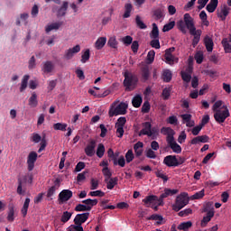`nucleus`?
<instances>
[{"label":"nucleus","instance_id":"nucleus-18","mask_svg":"<svg viewBox=\"0 0 231 231\" xmlns=\"http://www.w3.org/2000/svg\"><path fill=\"white\" fill-rule=\"evenodd\" d=\"M95 147H97V141L90 140L88 144L85 148V154H87V156H89L90 158L92 156H95Z\"/></svg>","mask_w":231,"mask_h":231},{"label":"nucleus","instance_id":"nucleus-33","mask_svg":"<svg viewBox=\"0 0 231 231\" xmlns=\"http://www.w3.org/2000/svg\"><path fill=\"white\" fill-rule=\"evenodd\" d=\"M83 205H86V207H88V208H93V207H97L98 205V199H87L85 200H82Z\"/></svg>","mask_w":231,"mask_h":231},{"label":"nucleus","instance_id":"nucleus-62","mask_svg":"<svg viewBox=\"0 0 231 231\" xmlns=\"http://www.w3.org/2000/svg\"><path fill=\"white\" fill-rule=\"evenodd\" d=\"M195 60L197 64H201L203 62V52L199 51L195 54Z\"/></svg>","mask_w":231,"mask_h":231},{"label":"nucleus","instance_id":"nucleus-64","mask_svg":"<svg viewBox=\"0 0 231 231\" xmlns=\"http://www.w3.org/2000/svg\"><path fill=\"white\" fill-rule=\"evenodd\" d=\"M162 97H163V100H169V97H171V88H165L162 90Z\"/></svg>","mask_w":231,"mask_h":231},{"label":"nucleus","instance_id":"nucleus-57","mask_svg":"<svg viewBox=\"0 0 231 231\" xmlns=\"http://www.w3.org/2000/svg\"><path fill=\"white\" fill-rule=\"evenodd\" d=\"M145 156L146 158H150L151 160H156V152L151 148L146 150Z\"/></svg>","mask_w":231,"mask_h":231},{"label":"nucleus","instance_id":"nucleus-52","mask_svg":"<svg viewBox=\"0 0 231 231\" xmlns=\"http://www.w3.org/2000/svg\"><path fill=\"white\" fill-rule=\"evenodd\" d=\"M152 40L150 42V46L152 48H155V50H160L162 46L160 45V38H152Z\"/></svg>","mask_w":231,"mask_h":231},{"label":"nucleus","instance_id":"nucleus-4","mask_svg":"<svg viewBox=\"0 0 231 231\" xmlns=\"http://www.w3.org/2000/svg\"><path fill=\"white\" fill-rule=\"evenodd\" d=\"M127 113V104L121 102L116 106V103H113L109 111L108 116L110 118L113 116H118L119 115H125Z\"/></svg>","mask_w":231,"mask_h":231},{"label":"nucleus","instance_id":"nucleus-48","mask_svg":"<svg viewBox=\"0 0 231 231\" xmlns=\"http://www.w3.org/2000/svg\"><path fill=\"white\" fill-rule=\"evenodd\" d=\"M74 210L76 212H89L90 211V208L89 207H87L86 205L84 204H78Z\"/></svg>","mask_w":231,"mask_h":231},{"label":"nucleus","instance_id":"nucleus-31","mask_svg":"<svg viewBox=\"0 0 231 231\" xmlns=\"http://www.w3.org/2000/svg\"><path fill=\"white\" fill-rule=\"evenodd\" d=\"M30 107H37L39 106V100L37 99V93L32 92V96L29 98Z\"/></svg>","mask_w":231,"mask_h":231},{"label":"nucleus","instance_id":"nucleus-2","mask_svg":"<svg viewBox=\"0 0 231 231\" xmlns=\"http://www.w3.org/2000/svg\"><path fill=\"white\" fill-rule=\"evenodd\" d=\"M124 86L125 88V91H134L136 89V86H138V76L136 74H133V72H129L126 70L124 73Z\"/></svg>","mask_w":231,"mask_h":231},{"label":"nucleus","instance_id":"nucleus-46","mask_svg":"<svg viewBox=\"0 0 231 231\" xmlns=\"http://www.w3.org/2000/svg\"><path fill=\"white\" fill-rule=\"evenodd\" d=\"M71 216H73V213L69 211L63 212L60 218L61 223H68L71 219Z\"/></svg>","mask_w":231,"mask_h":231},{"label":"nucleus","instance_id":"nucleus-24","mask_svg":"<svg viewBox=\"0 0 231 231\" xmlns=\"http://www.w3.org/2000/svg\"><path fill=\"white\" fill-rule=\"evenodd\" d=\"M134 151L136 158H140V156H142L143 154V143H142L140 141L137 142L134 145Z\"/></svg>","mask_w":231,"mask_h":231},{"label":"nucleus","instance_id":"nucleus-60","mask_svg":"<svg viewBox=\"0 0 231 231\" xmlns=\"http://www.w3.org/2000/svg\"><path fill=\"white\" fill-rule=\"evenodd\" d=\"M174 26H176V22H174V21L170 22L169 23H166L163 26L162 32H171V30H172V28H174Z\"/></svg>","mask_w":231,"mask_h":231},{"label":"nucleus","instance_id":"nucleus-15","mask_svg":"<svg viewBox=\"0 0 231 231\" xmlns=\"http://www.w3.org/2000/svg\"><path fill=\"white\" fill-rule=\"evenodd\" d=\"M80 51V45H76L73 48H70L65 51L64 58L67 60H71L75 56V53H79Z\"/></svg>","mask_w":231,"mask_h":231},{"label":"nucleus","instance_id":"nucleus-39","mask_svg":"<svg viewBox=\"0 0 231 231\" xmlns=\"http://www.w3.org/2000/svg\"><path fill=\"white\" fill-rule=\"evenodd\" d=\"M148 221H157V225H162V221H163V217L162 215L153 214L147 217Z\"/></svg>","mask_w":231,"mask_h":231},{"label":"nucleus","instance_id":"nucleus-47","mask_svg":"<svg viewBox=\"0 0 231 231\" xmlns=\"http://www.w3.org/2000/svg\"><path fill=\"white\" fill-rule=\"evenodd\" d=\"M14 216H15V209L14 208V206H11V207H9L7 221H9L10 223H13V221H14V219H15V217Z\"/></svg>","mask_w":231,"mask_h":231},{"label":"nucleus","instance_id":"nucleus-41","mask_svg":"<svg viewBox=\"0 0 231 231\" xmlns=\"http://www.w3.org/2000/svg\"><path fill=\"white\" fill-rule=\"evenodd\" d=\"M135 23L137 28H139L140 30H146L147 28V25L143 23V21H142L140 15L135 16Z\"/></svg>","mask_w":231,"mask_h":231},{"label":"nucleus","instance_id":"nucleus-8","mask_svg":"<svg viewBox=\"0 0 231 231\" xmlns=\"http://www.w3.org/2000/svg\"><path fill=\"white\" fill-rule=\"evenodd\" d=\"M69 6V3L64 1L60 8L57 5L52 6V12H56L57 17H64L66 15V12H68Z\"/></svg>","mask_w":231,"mask_h":231},{"label":"nucleus","instance_id":"nucleus-10","mask_svg":"<svg viewBox=\"0 0 231 231\" xmlns=\"http://www.w3.org/2000/svg\"><path fill=\"white\" fill-rule=\"evenodd\" d=\"M184 24L186 25V28L189 29V32L196 31V26L194 25V18H192L189 13L184 14Z\"/></svg>","mask_w":231,"mask_h":231},{"label":"nucleus","instance_id":"nucleus-22","mask_svg":"<svg viewBox=\"0 0 231 231\" xmlns=\"http://www.w3.org/2000/svg\"><path fill=\"white\" fill-rule=\"evenodd\" d=\"M105 183H106V189L108 190H113L115 186L118 185V177L105 179Z\"/></svg>","mask_w":231,"mask_h":231},{"label":"nucleus","instance_id":"nucleus-17","mask_svg":"<svg viewBox=\"0 0 231 231\" xmlns=\"http://www.w3.org/2000/svg\"><path fill=\"white\" fill-rule=\"evenodd\" d=\"M73 198V191L69 189H63L60 194H59V199L61 201V203H64L66 201H69Z\"/></svg>","mask_w":231,"mask_h":231},{"label":"nucleus","instance_id":"nucleus-6","mask_svg":"<svg viewBox=\"0 0 231 231\" xmlns=\"http://www.w3.org/2000/svg\"><path fill=\"white\" fill-rule=\"evenodd\" d=\"M161 133L164 135H166V142L169 144V146L172 145V143H175L176 141H174V134H176V132L171 127H162L161 129Z\"/></svg>","mask_w":231,"mask_h":231},{"label":"nucleus","instance_id":"nucleus-28","mask_svg":"<svg viewBox=\"0 0 231 231\" xmlns=\"http://www.w3.org/2000/svg\"><path fill=\"white\" fill-rule=\"evenodd\" d=\"M61 25H62V22H56V23L48 24L45 27V32L50 33V32H53V30H59V28H60Z\"/></svg>","mask_w":231,"mask_h":231},{"label":"nucleus","instance_id":"nucleus-45","mask_svg":"<svg viewBox=\"0 0 231 231\" xmlns=\"http://www.w3.org/2000/svg\"><path fill=\"white\" fill-rule=\"evenodd\" d=\"M192 226L191 221L182 222L178 226V230H184L187 231L189 228Z\"/></svg>","mask_w":231,"mask_h":231},{"label":"nucleus","instance_id":"nucleus-55","mask_svg":"<svg viewBox=\"0 0 231 231\" xmlns=\"http://www.w3.org/2000/svg\"><path fill=\"white\" fill-rule=\"evenodd\" d=\"M91 54L89 52V49H87L85 52L81 55V62L82 64H86L87 60H89Z\"/></svg>","mask_w":231,"mask_h":231},{"label":"nucleus","instance_id":"nucleus-43","mask_svg":"<svg viewBox=\"0 0 231 231\" xmlns=\"http://www.w3.org/2000/svg\"><path fill=\"white\" fill-rule=\"evenodd\" d=\"M155 176H157V178H160L161 180H162L164 183H166V181H169V177L162 170H157L155 171Z\"/></svg>","mask_w":231,"mask_h":231},{"label":"nucleus","instance_id":"nucleus-59","mask_svg":"<svg viewBox=\"0 0 231 231\" xmlns=\"http://www.w3.org/2000/svg\"><path fill=\"white\" fill-rule=\"evenodd\" d=\"M192 214V208H186L178 213L180 217H187V216H190Z\"/></svg>","mask_w":231,"mask_h":231},{"label":"nucleus","instance_id":"nucleus-16","mask_svg":"<svg viewBox=\"0 0 231 231\" xmlns=\"http://www.w3.org/2000/svg\"><path fill=\"white\" fill-rule=\"evenodd\" d=\"M88 219H89V213L78 214L74 218V225H84Z\"/></svg>","mask_w":231,"mask_h":231},{"label":"nucleus","instance_id":"nucleus-38","mask_svg":"<svg viewBox=\"0 0 231 231\" xmlns=\"http://www.w3.org/2000/svg\"><path fill=\"white\" fill-rule=\"evenodd\" d=\"M27 180L28 179L26 178V176H24L23 178H18L17 194H19L20 196L23 195V184L26 183Z\"/></svg>","mask_w":231,"mask_h":231},{"label":"nucleus","instance_id":"nucleus-42","mask_svg":"<svg viewBox=\"0 0 231 231\" xmlns=\"http://www.w3.org/2000/svg\"><path fill=\"white\" fill-rule=\"evenodd\" d=\"M222 46L226 53H231V44L227 38L222 40Z\"/></svg>","mask_w":231,"mask_h":231},{"label":"nucleus","instance_id":"nucleus-7","mask_svg":"<svg viewBox=\"0 0 231 231\" xmlns=\"http://www.w3.org/2000/svg\"><path fill=\"white\" fill-rule=\"evenodd\" d=\"M127 123V119L124 116H121L117 119V122L116 123V134L117 138H123L124 137V125Z\"/></svg>","mask_w":231,"mask_h":231},{"label":"nucleus","instance_id":"nucleus-27","mask_svg":"<svg viewBox=\"0 0 231 231\" xmlns=\"http://www.w3.org/2000/svg\"><path fill=\"white\" fill-rule=\"evenodd\" d=\"M217 5H219V0H210L208 5L206 6V10L209 14H214V12H216V9L217 8Z\"/></svg>","mask_w":231,"mask_h":231},{"label":"nucleus","instance_id":"nucleus-44","mask_svg":"<svg viewBox=\"0 0 231 231\" xmlns=\"http://www.w3.org/2000/svg\"><path fill=\"white\" fill-rule=\"evenodd\" d=\"M162 80L164 82H171V80H172V72H171L170 69H166L163 71Z\"/></svg>","mask_w":231,"mask_h":231},{"label":"nucleus","instance_id":"nucleus-9","mask_svg":"<svg viewBox=\"0 0 231 231\" xmlns=\"http://www.w3.org/2000/svg\"><path fill=\"white\" fill-rule=\"evenodd\" d=\"M38 154L35 152H31L27 157V169L32 172L35 169V162H37Z\"/></svg>","mask_w":231,"mask_h":231},{"label":"nucleus","instance_id":"nucleus-13","mask_svg":"<svg viewBox=\"0 0 231 231\" xmlns=\"http://www.w3.org/2000/svg\"><path fill=\"white\" fill-rule=\"evenodd\" d=\"M228 14H230V7L228 5H224L220 10H217V17L221 19V21H226V17H228Z\"/></svg>","mask_w":231,"mask_h":231},{"label":"nucleus","instance_id":"nucleus-56","mask_svg":"<svg viewBox=\"0 0 231 231\" xmlns=\"http://www.w3.org/2000/svg\"><path fill=\"white\" fill-rule=\"evenodd\" d=\"M66 127H68L67 124L56 123L53 125L55 131H66Z\"/></svg>","mask_w":231,"mask_h":231},{"label":"nucleus","instance_id":"nucleus-51","mask_svg":"<svg viewBox=\"0 0 231 231\" xmlns=\"http://www.w3.org/2000/svg\"><path fill=\"white\" fill-rule=\"evenodd\" d=\"M154 57H156V52L153 50L150 51L146 58L148 64H152L154 62Z\"/></svg>","mask_w":231,"mask_h":231},{"label":"nucleus","instance_id":"nucleus-58","mask_svg":"<svg viewBox=\"0 0 231 231\" xmlns=\"http://www.w3.org/2000/svg\"><path fill=\"white\" fill-rule=\"evenodd\" d=\"M177 25H178L179 30H180L182 33H187V28H186L187 25H185V21L180 20V21L177 23Z\"/></svg>","mask_w":231,"mask_h":231},{"label":"nucleus","instance_id":"nucleus-36","mask_svg":"<svg viewBox=\"0 0 231 231\" xmlns=\"http://www.w3.org/2000/svg\"><path fill=\"white\" fill-rule=\"evenodd\" d=\"M151 39H160V30L156 23H152V30L150 33Z\"/></svg>","mask_w":231,"mask_h":231},{"label":"nucleus","instance_id":"nucleus-11","mask_svg":"<svg viewBox=\"0 0 231 231\" xmlns=\"http://www.w3.org/2000/svg\"><path fill=\"white\" fill-rule=\"evenodd\" d=\"M143 129L139 132L138 136H152V134L151 133V127H152V125L151 122H144L142 124Z\"/></svg>","mask_w":231,"mask_h":231},{"label":"nucleus","instance_id":"nucleus-37","mask_svg":"<svg viewBox=\"0 0 231 231\" xmlns=\"http://www.w3.org/2000/svg\"><path fill=\"white\" fill-rule=\"evenodd\" d=\"M143 102V99L142 98V96H140V95H136L132 99V105L134 106V107H140V106H142Z\"/></svg>","mask_w":231,"mask_h":231},{"label":"nucleus","instance_id":"nucleus-5","mask_svg":"<svg viewBox=\"0 0 231 231\" xmlns=\"http://www.w3.org/2000/svg\"><path fill=\"white\" fill-rule=\"evenodd\" d=\"M230 116V110H217L214 113V118L217 124H225V120Z\"/></svg>","mask_w":231,"mask_h":231},{"label":"nucleus","instance_id":"nucleus-49","mask_svg":"<svg viewBox=\"0 0 231 231\" xmlns=\"http://www.w3.org/2000/svg\"><path fill=\"white\" fill-rule=\"evenodd\" d=\"M105 152H106V146H104L103 143H99L96 152L97 158H102Z\"/></svg>","mask_w":231,"mask_h":231},{"label":"nucleus","instance_id":"nucleus-50","mask_svg":"<svg viewBox=\"0 0 231 231\" xmlns=\"http://www.w3.org/2000/svg\"><path fill=\"white\" fill-rule=\"evenodd\" d=\"M107 44L110 48L116 50L118 48V42L116 41V37H115V36L110 37L107 42Z\"/></svg>","mask_w":231,"mask_h":231},{"label":"nucleus","instance_id":"nucleus-30","mask_svg":"<svg viewBox=\"0 0 231 231\" xmlns=\"http://www.w3.org/2000/svg\"><path fill=\"white\" fill-rule=\"evenodd\" d=\"M133 12V4H125V13L123 14V19H129L131 17V13Z\"/></svg>","mask_w":231,"mask_h":231},{"label":"nucleus","instance_id":"nucleus-25","mask_svg":"<svg viewBox=\"0 0 231 231\" xmlns=\"http://www.w3.org/2000/svg\"><path fill=\"white\" fill-rule=\"evenodd\" d=\"M214 210L208 211L207 213V216L203 217L200 223V226H202V228H205V226H207V225L210 223L211 219L214 217Z\"/></svg>","mask_w":231,"mask_h":231},{"label":"nucleus","instance_id":"nucleus-63","mask_svg":"<svg viewBox=\"0 0 231 231\" xmlns=\"http://www.w3.org/2000/svg\"><path fill=\"white\" fill-rule=\"evenodd\" d=\"M149 111H151V104L145 101L142 106V113H149Z\"/></svg>","mask_w":231,"mask_h":231},{"label":"nucleus","instance_id":"nucleus-53","mask_svg":"<svg viewBox=\"0 0 231 231\" xmlns=\"http://www.w3.org/2000/svg\"><path fill=\"white\" fill-rule=\"evenodd\" d=\"M170 148L171 151H173L176 154H180L181 152V146L178 144V143H173L171 145H170Z\"/></svg>","mask_w":231,"mask_h":231},{"label":"nucleus","instance_id":"nucleus-20","mask_svg":"<svg viewBox=\"0 0 231 231\" xmlns=\"http://www.w3.org/2000/svg\"><path fill=\"white\" fill-rule=\"evenodd\" d=\"M191 35H193L192 39V46L193 48H196L198 44L199 43V41H201V30H196L193 31L192 32H189Z\"/></svg>","mask_w":231,"mask_h":231},{"label":"nucleus","instance_id":"nucleus-14","mask_svg":"<svg viewBox=\"0 0 231 231\" xmlns=\"http://www.w3.org/2000/svg\"><path fill=\"white\" fill-rule=\"evenodd\" d=\"M210 140V137L208 135L204 134V135H199L191 139L190 143L191 145H198L199 143H208Z\"/></svg>","mask_w":231,"mask_h":231},{"label":"nucleus","instance_id":"nucleus-21","mask_svg":"<svg viewBox=\"0 0 231 231\" xmlns=\"http://www.w3.org/2000/svg\"><path fill=\"white\" fill-rule=\"evenodd\" d=\"M53 69H55V65L53 64V61L51 60H47L45 62H43L42 70L43 71V73H52Z\"/></svg>","mask_w":231,"mask_h":231},{"label":"nucleus","instance_id":"nucleus-29","mask_svg":"<svg viewBox=\"0 0 231 231\" xmlns=\"http://www.w3.org/2000/svg\"><path fill=\"white\" fill-rule=\"evenodd\" d=\"M188 72H185V71H181L180 72V77L182 79V80L184 82H186L187 84H189V82H190V80H192V76L190 75V73H192V69L189 67L188 69Z\"/></svg>","mask_w":231,"mask_h":231},{"label":"nucleus","instance_id":"nucleus-23","mask_svg":"<svg viewBox=\"0 0 231 231\" xmlns=\"http://www.w3.org/2000/svg\"><path fill=\"white\" fill-rule=\"evenodd\" d=\"M59 187H60V179L57 178L54 180V185L48 189L47 198H51Z\"/></svg>","mask_w":231,"mask_h":231},{"label":"nucleus","instance_id":"nucleus-40","mask_svg":"<svg viewBox=\"0 0 231 231\" xmlns=\"http://www.w3.org/2000/svg\"><path fill=\"white\" fill-rule=\"evenodd\" d=\"M29 207H30V198H27V199H25L23 206L21 209V212H22L23 217H26V216L28 214Z\"/></svg>","mask_w":231,"mask_h":231},{"label":"nucleus","instance_id":"nucleus-61","mask_svg":"<svg viewBox=\"0 0 231 231\" xmlns=\"http://www.w3.org/2000/svg\"><path fill=\"white\" fill-rule=\"evenodd\" d=\"M102 173L105 176V180H110L111 176H113V173L108 167L103 168Z\"/></svg>","mask_w":231,"mask_h":231},{"label":"nucleus","instance_id":"nucleus-35","mask_svg":"<svg viewBox=\"0 0 231 231\" xmlns=\"http://www.w3.org/2000/svg\"><path fill=\"white\" fill-rule=\"evenodd\" d=\"M106 42H107V38L106 37H99L95 43V46L97 50H102L104 46H106Z\"/></svg>","mask_w":231,"mask_h":231},{"label":"nucleus","instance_id":"nucleus-34","mask_svg":"<svg viewBox=\"0 0 231 231\" xmlns=\"http://www.w3.org/2000/svg\"><path fill=\"white\" fill-rule=\"evenodd\" d=\"M28 80H30V75H24L22 79L20 93H23V91H25L26 88H28Z\"/></svg>","mask_w":231,"mask_h":231},{"label":"nucleus","instance_id":"nucleus-26","mask_svg":"<svg viewBox=\"0 0 231 231\" xmlns=\"http://www.w3.org/2000/svg\"><path fill=\"white\" fill-rule=\"evenodd\" d=\"M204 44L207 51L210 52L214 50V41L210 36H205Z\"/></svg>","mask_w":231,"mask_h":231},{"label":"nucleus","instance_id":"nucleus-3","mask_svg":"<svg viewBox=\"0 0 231 231\" xmlns=\"http://www.w3.org/2000/svg\"><path fill=\"white\" fill-rule=\"evenodd\" d=\"M189 201H190L189 193L181 192L176 197L175 203L172 205V210H174V212H180L181 208H185V207H187Z\"/></svg>","mask_w":231,"mask_h":231},{"label":"nucleus","instance_id":"nucleus-32","mask_svg":"<svg viewBox=\"0 0 231 231\" xmlns=\"http://www.w3.org/2000/svg\"><path fill=\"white\" fill-rule=\"evenodd\" d=\"M163 12H164L163 8H161V7L153 10L152 14L155 21H160V19H163V17H165V14H163Z\"/></svg>","mask_w":231,"mask_h":231},{"label":"nucleus","instance_id":"nucleus-54","mask_svg":"<svg viewBox=\"0 0 231 231\" xmlns=\"http://www.w3.org/2000/svg\"><path fill=\"white\" fill-rule=\"evenodd\" d=\"M125 160L126 163H131L134 160V153L133 152V150H128L125 153Z\"/></svg>","mask_w":231,"mask_h":231},{"label":"nucleus","instance_id":"nucleus-19","mask_svg":"<svg viewBox=\"0 0 231 231\" xmlns=\"http://www.w3.org/2000/svg\"><path fill=\"white\" fill-rule=\"evenodd\" d=\"M141 77L143 82H147L151 78V67L149 65H143L141 67Z\"/></svg>","mask_w":231,"mask_h":231},{"label":"nucleus","instance_id":"nucleus-12","mask_svg":"<svg viewBox=\"0 0 231 231\" xmlns=\"http://www.w3.org/2000/svg\"><path fill=\"white\" fill-rule=\"evenodd\" d=\"M163 163L166 167H178V158L176 155H167L163 159Z\"/></svg>","mask_w":231,"mask_h":231},{"label":"nucleus","instance_id":"nucleus-1","mask_svg":"<svg viewBox=\"0 0 231 231\" xmlns=\"http://www.w3.org/2000/svg\"><path fill=\"white\" fill-rule=\"evenodd\" d=\"M178 189H171L166 188L164 189V192L161 194L159 198L156 195H150L143 199V203H144V205H151V203L158 201V205L162 206L163 205V199H165V198H169V196H174L175 194H178Z\"/></svg>","mask_w":231,"mask_h":231}]
</instances>
